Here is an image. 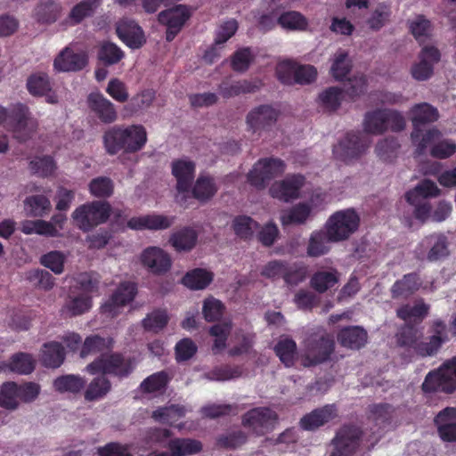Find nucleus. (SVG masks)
I'll use <instances>...</instances> for the list:
<instances>
[{
	"label": "nucleus",
	"mask_w": 456,
	"mask_h": 456,
	"mask_svg": "<svg viewBox=\"0 0 456 456\" xmlns=\"http://www.w3.org/2000/svg\"><path fill=\"white\" fill-rule=\"evenodd\" d=\"M136 360L120 352L103 354L86 366L90 374L110 375L119 379L127 378L135 369Z\"/></svg>",
	"instance_id": "obj_1"
},
{
	"label": "nucleus",
	"mask_w": 456,
	"mask_h": 456,
	"mask_svg": "<svg viewBox=\"0 0 456 456\" xmlns=\"http://www.w3.org/2000/svg\"><path fill=\"white\" fill-rule=\"evenodd\" d=\"M335 351V340L332 334L322 330L311 334L305 340V354L302 357L305 367H314L330 359Z\"/></svg>",
	"instance_id": "obj_2"
},
{
	"label": "nucleus",
	"mask_w": 456,
	"mask_h": 456,
	"mask_svg": "<svg viewBox=\"0 0 456 456\" xmlns=\"http://www.w3.org/2000/svg\"><path fill=\"white\" fill-rule=\"evenodd\" d=\"M421 389L424 393L452 394L456 391V356L446 360L437 370L429 371Z\"/></svg>",
	"instance_id": "obj_3"
},
{
	"label": "nucleus",
	"mask_w": 456,
	"mask_h": 456,
	"mask_svg": "<svg viewBox=\"0 0 456 456\" xmlns=\"http://www.w3.org/2000/svg\"><path fill=\"white\" fill-rule=\"evenodd\" d=\"M110 213L111 207L109 202L94 200L77 208L72 213V218L80 230L89 232L94 227L107 222Z\"/></svg>",
	"instance_id": "obj_4"
},
{
	"label": "nucleus",
	"mask_w": 456,
	"mask_h": 456,
	"mask_svg": "<svg viewBox=\"0 0 456 456\" xmlns=\"http://www.w3.org/2000/svg\"><path fill=\"white\" fill-rule=\"evenodd\" d=\"M360 224V216L353 208H347L335 212L330 216L325 224V230L329 232L332 241L347 240L354 233Z\"/></svg>",
	"instance_id": "obj_5"
},
{
	"label": "nucleus",
	"mask_w": 456,
	"mask_h": 456,
	"mask_svg": "<svg viewBox=\"0 0 456 456\" xmlns=\"http://www.w3.org/2000/svg\"><path fill=\"white\" fill-rule=\"evenodd\" d=\"M286 168L285 162L278 158H262L253 166L247 175L248 183L258 189H265L276 176L281 175Z\"/></svg>",
	"instance_id": "obj_6"
},
{
	"label": "nucleus",
	"mask_w": 456,
	"mask_h": 456,
	"mask_svg": "<svg viewBox=\"0 0 456 456\" xmlns=\"http://www.w3.org/2000/svg\"><path fill=\"white\" fill-rule=\"evenodd\" d=\"M362 430L354 424H344L331 440L333 450L330 456H353L359 450Z\"/></svg>",
	"instance_id": "obj_7"
},
{
	"label": "nucleus",
	"mask_w": 456,
	"mask_h": 456,
	"mask_svg": "<svg viewBox=\"0 0 456 456\" xmlns=\"http://www.w3.org/2000/svg\"><path fill=\"white\" fill-rule=\"evenodd\" d=\"M277 421L278 414L269 407H256L241 416V425L256 436H265Z\"/></svg>",
	"instance_id": "obj_8"
},
{
	"label": "nucleus",
	"mask_w": 456,
	"mask_h": 456,
	"mask_svg": "<svg viewBox=\"0 0 456 456\" xmlns=\"http://www.w3.org/2000/svg\"><path fill=\"white\" fill-rule=\"evenodd\" d=\"M191 16V9L183 4H177L159 13V23L167 27L166 40L167 42L175 39Z\"/></svg>",
	"instance_id": "obj_9"
},
{
	"label": "nucleus",
	"mask_w": 456,
	"mask_h": 456,
	"mask_svg": "<svg viewBox=\"0 0 456 456\" xmlns=\"http://www.w3.org/2000/svg\"><path fill=\"white\" fill-rule=\"evenodd\" d=\"M368 148L360 133L348 132L344 139L333 147L334 157L346 164L358 159Z\"/></svg>",
	"instance_id": "obj_10"
},
{
	"label": "nucleus",
	"mask_w": 456,
	"mask_h": 456,
	"mask_svg": "<svg viewBox=\"0 0 456 456\" xmlns=\"http://www.w3.org/2000/svg\"><path fill=\"white\" fill-rule=\"evenodd\" d=\"M431 336L428 341H420L417 346V354L421 357L436 355L444 344L449 341L447 325L442 319H436L430 325Z\"/></svg>",
	"instance_id": "obj_11"
},
{
	"label": "nucleus",
	"mask_w": 456,
	"mask_h": 456,
	"mask_svg": "<svg viewBox=\"0 0 456 456\" xmlns=\"http://www.w3.org/2000/svg\"><path fill=\"white\" fill-rule=\"evenodd\" d=\"M142 266L154 275H165L172 267L170 255L164 249L151 246L142 250L140 256Z\"/></svg>",
	"instance_id": "obj_12"
},
{
	"label": "nucleus",
	"mask_w": 456,
	"mask_h": 456,
	"mask_svg": "<svg viewBox=\"0 0 456 456\" xmlns=\"http://www.w3.org/2000/svg\"><path fill=\"white\" fill-rule=\"evenodd\" d=\"M136 294L137 285L135 282H121L110 299L101 306L102 313L110 317L117 316L119 314V308L132 302Z\"/></svg>",
	"instance_id": "obj_13"
},
{
	"label": "nucleus",
	"mask_w": 456,
	"mask_h": 456,
	"mask_svg": "<svg viewBox=\"0 0 456 456\" xmlns=\"http://www.w3.org/2000/svg\"><path fill=\"white\" fill-rule=\"evenodd\" d=\"M29 109L22 103L15 104L10 113V120L13 137L23 142L33 134V124L30 119Z\"/></svg>",
	"instance_id": "obj_14"
},
{
	"label": "nucleus",
	"mask_w": 456,
	"mask_h": 456,
	"mask_svg": "<svg viewBox=\"0 0 456 456\" xmlns=\"http://www.w3.org/2000/svg\"><path fill=\"white\" fill-rule=\"evenodd\" d=\"M305 183L304 175L300 174L289 175L283 180L273 183L269 191L273 198L289 202L299 197V191Z\"/></svg>",
	"instance_id": "obj_15"
},
{
	"label": "nucleus",
	"mask_w": 456,
	"mask_h": 456,
	"mask_svg": "<svg viewBox=\"0 0 456 456\" xmlns=\"http://www.w3.org/2000/svg\"><path fill=\"white\" fill-rule=\"evenodd\" d=\"M338 416V410L335 403H328L316 408L305 414L299 420V426L303 430L314 431L332 421Z\"/></svg>",
	"instance_id": "obj_16"
},
{
	"label": "nucleus",
	"mask_w": 456,
	"mask_h": 456,
	"mask_svg": "<svg viewBox=\"0 0 456 456\" xmlns=\"http://www.w3.org/2000/svg\"><path fill=\"white\" fill-rule=\"evenodd\" d=\"M419 59V61L411 66V76L418 81L428 80L434 73V64L440 61L441 53L435 46H424Z\"/></svg>",
	"instance_id": "obj_17"
},
{
	"label": "nucleus",
	"mask_w": 456,
	"mask_h": 456,
	"mask_svg": "<svg viewBox=\"0 0 456 456\" xmlns=\"http://www.w3.org/2000/svg\"><path fill=\"white\" fill-rule=\"evenodd\" d=\"M196 164L187 159L172 161L171 172L176 180V190L180 193L189 192L195 178Z\"/></svg>",
	"instance_id": "obj_18"
},
{
	"label": "nucleus",
	"mask_w": 456,
	"mask_h": 456,
	"mask_svg": "<svg viewBox=\"0 0 456 456\" xmlns=\"http://www.w3.org/2000/svg\"><path fill=\"white\" fill-rule=\"evenodd\" d=\"M87 105L91 112L103 124H112L118 119L115 105L99 92L89 94Z\"/></svg>",
	"instance_id": "obj_19"
},
{
	"label": "nucleus",
	"mask_w": 456,
	"mask_h": 456,
	"mask_svg": "<svg viewBox=\"0 0 456 456\" xmlns=\"http://www.w3.org/2000/svg\"><path fill=\"white\" fill-rule=\"evenodd\" d=\"M116 34L131 49H139L146 42L142 28L133 20H118L116 24Z\"/></svg>",
	"instance_id": "obj_20"
},
{
	"label": "nucleus",
	"mask_w": 456,
	"mask_h": 456,
	"mask_svg": "<svg viewBox=\"0 0 456 456\" xmlns=\"http://www.w3.org/2000/svg\"><path fill=\"white\" fill-rule=\"evenodd\" d=\"M279 112L271 105L263 104L254 108L247 115V124L254 132L270 129L277 121Z\"/></svg>",
	"instance_id": "obj_21"
},
{
	"label": "nucleus",
	"mask_w": 456,
	"mask_h": 456,
	"mask_svg": "<svg viewBox=\"0 0 456 456\" xmlns=\"http://www.w3.org/2000/svg\"><path fill=\"white\" fill-rule=\"evenodd\" d=\"M174 222V216L152 214L130 218L126 223V227L134 231H159L169 228Z\"/></svg>",
	"instance_id": "obj_22"
},
{
	"label": "nucleus",
	"mask_w": 456,
	"mask_h": 456,
	"mask_svg": "<svg viewBox=\"0 0 456 456\" xmlns=\"http://www.w3.org/2000/svg\"><path fill=\"white\" fill-rule=\"evenodd\" d=\"M437 433L444 442H456V407H446L434 418Z\"/></svg>",
	"instance_id": "obj_23"
},
{
	"label": "nucleus",
	"mask_w": 456,
	"mask_h": 456,
	"mask_svg": "<svg viewBox=\"0 0 456 456\" xmlns=\"http://www.w3.org/2000/svg\"><path fill=\"white\" fill-rule=\"evenodd\" d=\"M88 63L86 53H75L69 47L64 48L54 59V69L60 72L79 71Z\"/></svg>",
	"instance_id": "obj_24"
},
{
	"label": "nucleus",
	"mask_w": 456,
	"mask_h": 456,
	"mask_svg": "<svg viewBox=\"0 0 456 456\" xmlns=\"http://www.w3.org/2000/svg\"><path fill=\"white\" fill-rule=\"evenodd\" d=\"M412 131L411 137H418L419 128L427 124H431L439 118L438 110L428 102L414 104L410 110Z\"/></svg>",
	"instance_id": "obj_25"
},
{
	"label": "nucleus",
	"mask_w": 456,
	"mask_h": 456,
	"mask_svg": "<svg viewBox=\"0 0 456 456\" xmlns=\"http://www.w3.org/2000/svg\"><path fill=\"white\" fill-rule=\"evenodd\" d=\"M262 86L263 83L258 79H243L232 82L229 79H224L218 86V91L223 98L229 99L240 94L256 93L259 91Z\"/></svg>",
	"instance_id": "obj_26"
},
{
	"label": "nucleus",
	"mask_w": 456,
	"mask_h": 456,
	"mask_svg": "<svg viewBox=\"0 0 456 456\" xmlns=\"http://www.w3.org/2000/svg\"><path fill=\"white\" fill-rule=\"evenodd\" d=\"M170 453L167 452H151L148 456H187L202 451V444L199 440L191 438L170 439L167 444Z\"/></svg>",
	"instance_id": "obj_27"
},
{
	"label": "nucleus",
	"mask_w": 456,
	"mask_h": 456,
	"mask_svg": "<svg viewBox=\"0 0 456 456\" xmlns=\"http://www.w3.org/2000/svg\"><path fill=\"white\" fill-rule=\"evenodd\" d=\"M421 246L428 248L427 259L436 262L449 256L448 238L443 233H433L424 238Z\"/></svg>",
	"instance_id": "obj_28"
},
{
	"label": "nucleus",
	"mask_w": 456,
	"mask_h": 456,
	"mask_svg": "<svg viewBox=\"0 0 456 456\" xmlns=\"http://www.w3.org/2000/svg\"><path fill=\"white\" fill-rule=\"evenodd\" d=\"M337 338L342 346L359 350L367 343L368 334L362 327L348 326L339 330Z\"/></svg>",
	"instance_id": "obj_29"
},
{
	"label": "nucleus",
	"mask_w": 456,
	"mask_h": 456,
	"mask_svg": "<svg viewBox=\"0 0 456 456\" xmlns=\"http://www.w3.org/2000/svg\"><path fill=\"white\" fill-rule=\"evenodd\" d=\"M61 6L53 0H39L32 13L34 20L40 25L54 23L60 17Z\"/></svg>",
	"instance_id": "obj_30"
},
{
	"label": "nucleus",
	"mask_w": 456,
	"mask_h": 456,
	"mask_svg": "<svg viewBox=\"0 0 456 456\" xmlns=\"http://www.w3.org/2000/svg\"><path fill=\"white\" fill-rule=\"evenodd\" d=\"M340 279V273L336 268L316 271L310 279V287L316 292L323 294L334 288Z\"/></svg>",
	"instance_id": "obj_31"
},
{
	"label": "nucleus",
	"mask_w": 456,
	"mask_h": 456,
	"mask_svg": "<svg viewBox=\"0 0 456 456\" xmlns=\"http://www.w3.org/2000/svg\"><path fill=\"white\" fill-rule=\"evenodd\" d=\"M192 197L200 202L210 200L217 192L218 186L213 176L200 175L190 190Z\"/></svg>",
	"instance_id": "obj_32"
},
{
	"label": "nucleus",
	"mask_w": 456,
	"mask_h": 456,
	"mask_svg": "<svg viewBox=\"0 0 456 456\" xmlns=\"http://www.w3.org/2000/svg\"><path fill=\"white\" fill-rule=\"evenodd\" d=\"M115 341L111 337H101L100 335H90L86 338L80 350V356L85 358L91 354H105V351H111Z\"/></svg>",
	"instance_id": "obj_33"
},
{
	"label": "nucleus",
	"mask_w": 456,
	"mask_h": 456,
	"mask_svg": "<svg viewBox=\"0 0 456 456\" xmlns=\"http://www.w3.org/2000/svg\"><path fill=\"white\" fill-rule=\"evenodd\" d=\"M198 232L191 227H183L173 232L169 238V243L177 252H189L197 244Z\"/></svg>",
	"instance_id": "obj_34"
},
{
	"label": "nucleus",
	"mask_w": 456,
	"mask_h": 456,
	"mask_svg": "<svg viewBox=\"0 0 456 456\" xmlns=\"http://www.w3.org/2000/svg\"><path fill=\"white\" fill-rule=\"evenodd\" d=\"M122 131L128 134L125 139L126 152L135 153L141 151L147 142V132L142 125L122 126Z\"/></svg>",
	"instance_id": "obj_35"
},
{
	"label": "nucleus",
	"mask_w": 456,
	"mask_h": 456,
	"mask_svg": "<svg viewBox=\"0 0 456 456\" xmlns=\"http://www.w3.org/2000/svg\"><path fill=\"white\" fill-rule=\"evenodd\" d=\"M127 133L122 131V126H114L106 130L102 136L103 146L109 155H116L120 151L126 152L125 139Z\"/></svg>",
	"instance_id": "obj_36"
},
{
	"label": "nucleus",
	"mask_w": 456,
	"mask_h": 456,
	"mask_svg": "<svg viewBox=\"0 0 456 456\" xmlns=\"http://www.w3.org/2000/svg\"><path fill=\"white\" fill-rule=\"evenodd\" d=\"M65 349L56 341L45 343L42 348L41 362L47 368H58L65 360Z\"/></svg>",
	"instance_id": "obj_37"
},
{
	"label": "nucleus",
	"mask_w": 456,
	"mask_h": 456,
	"mask_svg": "<svg viewBox=\"0 0 456 456\" xmlns=\"http://www.w3.org/2000/svg\"><path fill=\"white\" fill-rule=\"evenodd\" d=\"M420 285L421 281L419 274L416 273H407L393 284L391 288L392 297L393 298L408 297L416 292Z\"/></svg>",
	"instance_id": "obj_38"
},
{
	"label": "nucleus",
	"mask_w": 456,
	"mask_h": 456,
	"mask_svg": "<svg viewBox=\"0 0 456 456\" xmlns=\"http://www.w3.org/2000/svg\"><path fill=\"white\" fill-rule=\"evenodd\" d=\"M214 279L212 272L203 268H195L187 272L182 279V283L192 290L206 289Z\"/></svg>",
	"instance_id": "obj_39"
},
{
	"label": "nucleus",
	"mask_w": 456,
	"mask_h": 456,
	"mask_svg": "<svg viewBox=\"0 0 456 456\" xmlns=\"http://www.w3.org/2000/svg\"><path fill=\"white\" fill-rule=\"evenodd\" d=\"M329 232L325 231H315L312 232L306 248L307 256L310 257H319L329 253L330 250Z\"/></svg>",
	"instance_id": "obj_40"
},
{
	"label": "nucleus",
	"mask_w": 456,
	"mask_h": 456,
	"mask_svg": "<svg viewBox=\"0 0 456 456\" xmlns=\"http://www.w3.org/2000/svg\"><path fill=\"white\" fill-rule=\"evenodd\" d=\"M97 58L104 66L109 67L121 61L125 58V53L116 44L103 41L98 47Z\"/></svg>",
	"instance_id": "obj_41"
},
{
	"label": "nucleus",
	"mask_w": 456,
	"mask_h": 456,
	"mask_svg": "<svg viewBox=\"0 0 456 456\" xmlns=\"http://www.w3.org/2000/svg\"><path fill=\"white\" fill-rule=\"evenodd\" d=\"M429 305L422 300L411 305L409 304L402 305L398 308L396 314L397 317L404 322H414L415 326L422 322L425 317L428 314Z\"/></svg>",
	"instance_id": "obj_42"
},
{
	"label": "nucleus",
	"mask_w": 456,
	"mask_h": 456,
	"mask_svg": "<svg viewBox=\"0 0 456 456\" xmlns=\"http://www.w3.org/2000/svg\"><path fill=\"white\" fill-rule=\"evenodd\" d=\"M440 189L435 182L429 179H423L413 189L405 193L406 200L415 201L417 200H428L429 198L437 197Z\"/></svg>",
	"instance_id": "obj_43"
},
{
	"label": "nucleus",
	"mask_w": 456,
	"mask_h": 456,
	"mask_svg": "<svg viewBox=\"0 0 456 456\" xmlns=\"http://www.w3.org/2000/svg\"><path fill=\"white\" fill-rule=\"evenodd\" d=\"M102 0H83L77 4L70 11L68 19L71 25L82 22L86 18L92 17L100 6Z\"/></svg>",
	"instance_id": "obj_44"
},
{
	"label": "nucleus",
	"mask_w": 456,
	"mask_h": 456,
	"mask_svg": "<svg viewBox=\"0 0 456 456\" xmlns=\"http://www.w3.org/2000/svg\"><path fill=\"white\" fill-rule=\"evenodd\" d=\"M364 131L368 134H381L387 131L386 110L369 111L364 116Z\"/></svg>",
	"instance_id": "obj_45"
},
{
	"label": "nucleus",
	"mask_w": 456,
	"mask_h": 456,
	"mask_svg": "<svg viewBox=\"0 0 456 456\" xmlns=\"http://www.w3.org/2000/svg\"><path fill=\"white\" fill-rule=\"evenodd\" d=\"M5 366L12 372L28 375L34 370L35 361L31 354L20 352L12 355Z\"/></svg>",
	"instance_id": "obj_46"
},
{
	"label": "nucleus",
	"mask_w": 456,
	"mask_h": 456,
	"mask_svg": "<svg viewBox=\"0 0 456 456\" xmlns=\"http://www.w3.org/2000/svg\"><path fill=\"white\" fill-rule=\"evenodd\" d=\"M275 354L286 367H292L295 364L297 354V344L290 338L280 339L275 345Z\"/></svg>",
	"instance_id": "obj_47"
},
{
	"label": "nucleus",
	"mask_w": 456,
	"mask_h": 456,
	"mask_svg": "<svg viewBox=\"0 0 456 456\" xmlns=\"http://www.w3.org/2000/svg\"><path fill=\"white\" fill-rule=\"evenodd\" d=\"M85 385L86 381L83 378L73 374L62 375L53 380V387L60 393L77 394L84 388Z\"/></svg>",
	"instance_id": "obj_48"
},
{
	"label": "nucleus",
	"mask_w": 456,
	"mask_h": 456,
	"mask_svg": "<svg viewBox=\"0 0 456 456\" xmlns=\"http://www.w3.org/2000/svg\"><path fill=\"white\" fill-rule=\"evenodd\" d=\"M311 213V208L305 203H299L282 212L281 222L283 226L304 224Z\"/></svg>",
	"instance_id": "obj_49"
},
{
	"label": "nucleus",
	"mask_w": 456,
	"mask_h": 456,
	"mask_svg": "<svg viewBox=\"0 0 456 456\" xmlns=\"http://www.w3.org/2000/svg\"><path fill=\"white\" fill-rule=\"evenodd\" d=\"M27 89L33 96H44L52 89L50 77L46 73L31 74L27 79Z\"/></svg>",
	"instance_id": "obj_50"
},
{
	"label": "nucleus",
	"mask_w": 456,
	"mask_h": 456,
	"mask_svg": "<svg viewBox=\"0 0 456 456\" xmlns=\"http://www.w3.org/2000/svg\"><path fill=\"white\" fill-rule=\"evenodd\" d=\"M25 209L28 215L34 217H42L51 209V202L45 195H33L24 200Z\"/></svg>",
	"instance_id": "obj_51"
},
{
	"label": "nucleus",
	"mask_w": 456,
	"mask_h": 456,
	"mask_svg": "<svg viewBox=\"0 0 456 456\" xmlns=\"http://www.w3.org/2000/svg\"><path fill=\"white\" fill-rule=\"evenodd\" d=\"M419 330L415 324L406 323L396 333V342L399 346L412 348L417 354L419 342Z\"/></svg>",
	"instance_id": "obj_52"
},
{
	"label": "nucleus",
	"mask_w": 456,
	"mask_h": 456,
	"mask_svg": "<svg viewBox=\"0 0 456 456\" xmlns=\"http://www.w3.org/2000/svg\"><path fill=\"white\" fill-rule=\"evenodd\" d=\"M248 441V434L241 429H235L220 435L216 438V445L226 450H235Z\"/></svg>",
	"instance_id": "obj_53"
},
{
	"label": "nucleus",
	"mask_w": 456,
	"mask_h": 456,
	"mask_svg": "<svg viewBox=\"0 0 456 456\" xmlns=\"http://www.w3.org/2000/svg\"><path fill=\"white\" fill-rule=\"evenodd\" d=\"M169 317L166 310L156 309L142 321V327L145 330L153 333H159L168 323Z\"/></svg>",
	"instance_id": "obj_54"
},
{
	"label": "nucleus",
	"mask_w": 456,
	"mask_h": 456,
	"mask_svg": "<svg viewBox=\"0 0 456 456\" xmlns=\"http://www.w3.org/2000/svg\"><path fill=\"white\" fill-rule=\"evenodd\" d=\"M308 267L303 262H288L283 281L289 286H297L306 279Z\"/></svg>",
	"instance_id": "obj_55"
},
{
	"label": "nucleus",
	"mask_w": 456,
	"mask_h": 456,
	"mask_svg": "<svg viewBox=\"0 0 456 456\" xmlns=\"http://www.w3.org/2000/svg\"><path fill=\"white\" fill-rule=\"evenodd\" d=\"M110 388V381L102 374L90 382L85 392V398L89 402L97 400L107 395Z\"/></svg>",
	"instance_id": "obj_56"
},
{
	"label": "nucleus",
	"mask_w": 456,
	"mask_h": 456,
	"mask_svg": "<svg viewBox=\"0 0 456 456\" xmlns=\"http://www.w3.org/2000/svg\"><path fill=\"white\" fill-rule=\"evenodd\" d=\"M18 384L13 381L3 383L0 387V406L7 410H15L19 406Z\"/></svg>",
	"instance_id": "obj_57"
},
{
	"label": "nucleus",
	"mask_w": 456,
	"mask_h": 456,
	"mask_svg": "<svg viewBox=\"0 0 456 456\" xmlns=\"http://www.w3.org/2000/svg\"><path fill=\"white\" fill-rule=\"evenodd\" d=\"M242 374V370L240 366H232L224 364L216 366L211 370L205 373L206 379L211 381H226L233 379L240 378Z\"/></svg>",
	"instance_id": "obj_58"
},
{
	"label": "nucleus",
	"mask_w": 456,
	"mask_h": 456,
	"mask_svg": "<svg viewBox=\"0 0 456 456\" xmlns=\"http://www.w3.org/2000/svg\"><path fill=\"white\" fill-rule=\"evenodd\" d=\"M29 169L40 177H48L54 173L56 163L52 156L36 157L30 160Z\"/></svg>",
	"instance_id": "obj_59"
},
{
	"label": "nucleus",
	"mask_w": 456,
	"mask_h": 456,
	"mask_svg": "<svg viewBox=\"0 0 456 456\" xmlns=\"http://www.w3.org/2000/svg\"><path fill=\"white\" fill-rule=\"evenodd\" d=\"M258 226L259 224L248 216H238L232 221V229L235 234L243 240L250 239L254 229Z\"/></svg>",
	"instance_id": "obj_60"
},
{
	"label": "nucleus",
	"mask_w": 456,
	"mask_h": 456,
	"mask_svg": "<svg viewBox=\"0 0 456 456\" xmlns=\"http://www.w3.org/2000/svg\"><path fill=\"white\" fill-rule=\"evenodd\" d=\"M399 148L400 143L397 138L390 136L379 141L375 151L381 159L390 162L396 157Z\"/></svg>",
	"instance_id": "obj_61"
},
{
	"label": "nucleus",
	"mask_w": 456,
	"mask_h": 456,
	"mask_svg": "<svg viewBox=\"0 0 456 456\" xmlns=\"http://www.w3.org/2000/svg\"><path fill=\"white\" fill-rule=\"evenodd\" d=\"M391 13V8L388 4H379L367 20V25L370 29L378 31L389 20Z\"/></svg>",
	"instance_id": "obj_62"
},
{
	"label": "nucleus",
	"mask_w": 456,
	"mask_h": 456,
	"mask_svg": "<svg viewBox=\"0 0 456 456\" xmlns=\"http://www.w3.org/2000/svg\"><path fill=\"white\" fill-rule=\"evenodd\" d=\"M92 307V297L86 295L69 297L67 300L64 309L69 314V316H77L89 311Z\"/></svg>",
	"instance_id": "obj_63"
},
{
	"label": "nucleus",
	"mask_w": 456,
	"mask_h": 456,
	"mask_svg": "<svg viewBox=\"0 0 456 456\" xmlns=\"http://www.w3.org/2000/svg\"><path fill=\"white\" fill-rule=\"evenodd\" d=\"M278 24L283 28L297 30L304 29L307 25V21L300 12L289 11L280 14Z\"/></svg>",
	"instance_id": "obj_64"
}]
</instances>
